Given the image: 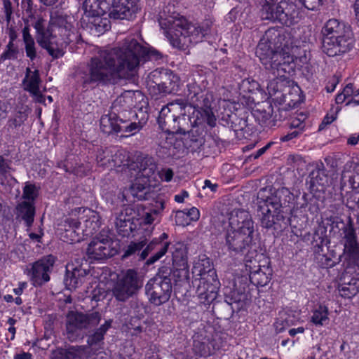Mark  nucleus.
Listing matches in <instances>:
<instances>
[{"label": "nucleus", "mask_w": 359, "mask_h": 359, "mask_svg": "<svg viewBox=\"0 0 359 359\" xmlns=\"http://www.w3.org/2000/svg\"><path fill=\"white\" fill-rule=\"evenodd\" d=\"M147 120V116L144 115L138 122L133 121L130 118L126 119V124H121V133H128L130 135H133L138 133L145 124Z\"/></svg>", "instance_id": "nucleus-36"}, {"label": "nucleus", "mask_w": 359, "mask_h": 359, "mask_svg": "<svg viewBox=\"0 0 359 359\" xmlns=\"http://www.w3.org/2000/svg\"><path fill=\"white\" fill-rule=\"evenodd\" d=\"M250 282L257 286H265L270 280L269 275L264 272L260 268L250 272Z\"/></svg>", "instance_id": "nucleus-41"}, {"label": "nucleus", "mask_w": 359, "mask_h": 359, "mask_svg": "<svg viewBox=\"0 0 359 359\" xmlns=\"http://www.w3.org/2000/svg\"><path fill=\"white\" fill-rule=\"evenodd\" d=\"M217 187L218 185L217 184L212 183L209 180H205L204 181V185L203 187V189L209 188L212 192H215L217 191Z\"/></svg>", "instance_id": "nucleus-62"}, {"label": "nucleus", "mask_w": 359, "mask_h": 359, "mask_svg": "<svg viewBox=\"0 0 359 359\" xmlns=\"http://www.w3.org/2000/svg\"><path fill=\"white\" fill-rule=\"evenodd\" d=\"M254 223L250 214L243 210H234L229 219L226 229L225 246L230 253L244 255L252 243Z\"/></svg>", "instance_id": "nucleus-6"}, {"label": "nucleus", "mask_w": 359, "mask_h": 359, "mask_svg": "<svg viewBox=\"0 0 359 359\" xmlns=\"http://www.w3.org/2000/svg\"><path fill=\"white\" fill-rule=\"evenodd\" d=\"M273 144V142H270L266 145L263 147L262 148L258 149L255 154H252L250 157H252L254 159H257L263 155Z\"/></svg>", "instance_id": "nucleus-59"}, {"label": "nucleus", "mask_w": 359, "mask_h": 359, "mask_svg": "<svg viewBox=\"0 0 359 359\" xmlns=\"http://www.w3.org/2000/svg\"><path fill=\"white\" fill-rule=\"evenodd\" d=\"M39 190L35 184L27 182L23 188L22 198L27 202L34 203L39 196Z\"/></svg>", "instance_id": "nucleus-45"}, {"label": "nucleus", "mask_w": 359, "mask_h": 359, "mask_svg": "<svg viewBox=\"0 0 359 359\" xmlns=\"http://www.w3.org/2000/svg\"><path fill=\"white\" fill-rule=\"evenodd\" d=\"M87 272L81 267H74L73 265H67L66 274L64 279L65 284L68 290L78 287L83 282Z\"/></svg>", "instance_id": "nucleus-26"}, {"label": "nucleus", "mask_w": 359, "mask_h": 359, "mask_svg": "<svg viewBox=\"0 0 359 359\" xmlns=\"http://www.w3.org/2000/svg\"><path fill=\"white\" fill-rule=\"evenodd\" d=\"M161 53L140 43L133 37L125 39L119 47L100 50L88 64V74L83 83L116 84L132 78L142 61L158 60Z\"/></svg>", "instance_id": "nucleus-1"}, {"label": "nucleus", "mask_w": 359, "mask_h": 359, "mask_svg": "<svg viewBox=\"0 0 359 359\" xmlns=\"http://www.w3.org/2000/svg\"><path fill=\"white\" fill-rule=\"evenodd\" d=\"M147 102L144 95L140 91H126L118 97L113 103L112 109L118 114L126 118L124 111L133 113V118H137L135 111H132L133 109L142 110L146 107Z\"/></svg>", "instance_id": "nucleus-13"}, {"label": "nucleus", "mask_w": 359, "mask_h": 359, "mask_svg": "<svg viewBox=\"0 0 359 359\" xmlns=\"http://www.w3.org/2000/svg\"><path fill=\"white\" fill-rule=\"evenodd\" d=\"M187 88V106L189 104L191 107L201 109L208 114L213 101L212 95L203 90L195 82L188 83Z\"/></svg>", "instance_id": "nucleus-15"}, {"label": "nucleus", "mask_w": 359, "mask_h": 359, "mask_svg": "<svg viewBox=\"0 0 359 359\" xmlns=\"http://www.w3.org/2000/svg\"><path fill=\"white\" fill-rule=\"evenodd\" d=\"M342 93L346 96L347 98L353 95V98L347 102L346 105L348 104L351 102H353L357 104H359V99H356L359 95V90L357 93H354L353 91V86L351 83L347 84L344 88Z\"/></svg>", "instance_id": "nucleus-50"}, {"label": "nucleus", "mask_w": 359, "mask_h": 359, "mask_svg": "<svg viewBox=\"0 0 359 359\" xmlns=\"http://www.w3.org/2000/svg\"><path fill=\"white\" fill-rule=\"evenodd\" d=\"M55 262V257L49 255L32 264L28 276L34 286H41L50 280V273L53 271Z\"/></svg>", "instance_id": "nucleus-14"}, {"label": "nucleus", "mask_w": 359, "mask_h": 359, "mask_svg": "<svg viewBox=\"0 0 359 359\" xmlns=\"http://www.w3.org/2000/svg\"><path fill=\"white\" fill-rule=\"evenodd\" d=\"M33 26L36 29L37 43L54 59L62 57L67 46L79 40L67 15L53 13L48 25L46 20L39 17Z\"/></svg>", "instance_id": "nucleus-3"}, {"label": "nucleus", "mask_w": 359, "mask_h": 359, "mask_svg": "<svg viewBox=\"0 0 359 359\" xmlns=\"http://www.w3.org/2000/svg\"><path fill=\"white\" fill-rule=\"evenodd\" d=\"M287 323L278 320L274 323V328L276 333H280L285 330Z\"/></svg>", "instance_id": "nucleus-60"}, {"label": "nucleus", "mask_w": 359, "mask_h": 359, "mask_svg": "<svg viewBox=\"0 0 359 359\" xmlns=\"http://www.w3.org/2000/svg\"><path fill=\"white\" fill-rule=\"evenodd\" d=\"M101 314L98 311L86 313L77 311H69L67 315L66 332L67 338L76 341L80 337L79 332L82 330H90L100 323Z\"/></svg>", "instance_id": "nucleus-10"}, {"label": "nucleus", "mask_w": 359, "mask_h": 359, "mask_svg": "<svg viewBox=\"0 0 359 359\" xmlns=\"http://www.w3.org/2000/svg\"><path fill=\"white\" fill-rule=\"evenodd\" d=\"M165 275H161L159 272L154 278L148 281L145 286L146 294L149 302L156 306L168 302L172 292L171 280Z\"/></svg>", "instance_id": "nucleus-11"}, {"label": "nucleus", "mask_w": 359, "mask_h": 359, "mask_svg": "<svg viewBox=\"0 0 359 359\" xmlns=\"http://www.w3.org/2000/svg\"><path fill=\"white\" fill-rule=\"evenodd\" d=\"M99 215L97 213H94L92 217H90V219L86 220V227H88V224H90L89 228L92 229V230H86V235H88L90 233H93V231H95L97 228L99 227L98 221H99Z\"/></svg>", "instance_id": "nucleus-53"}, {"label": "nucleus", "mask_w": 359, "mask_h": 359, "mask_svg": "<svg viewBox=\"0 0 359 359\" xmlns=\"http://www.w3.org/2000/svg\"><path fill=\"white\" fill-rule=\"evenodd\" d=\"M143 285V279L135 269L122 271L112 289V294L116 300L126 302L135 297Z\"/></svg>", "instance_id": "nucleus-9"}, {"label": "nucleus", "mask_w": 359, "mask_h": 359, "mask_svg": "<svg viewBox=\"0 0 359 359\" xmlns=\"http://www.w3.org/2000/svg\"><path fill=\"white\" fill-rule=\"evenodd\" d=\"M81 222L76 219H67L65 222V229L67 236H70L71 242H79L81 240L79 233L76 230L79 229Z\"/></svg>", "instance_id": "nucleus-38"}, {"label": "nucleus", "mask_w": 359, "mask_h": 359, "mask_svg": "<svg viewBox=\"0 0 359 359\" xmlns=\"http://www.w3.org/2000/svg\"><path fill=\"white\" fill-rule=\"evenodd\" d=\"M275 0H264L261 9L263 20L279 22L290 27L298 22L300 18V6L297 0H281L274 4Z\"/></svg>", "instance_id": "nucleus-7"}, {"label": "nucleus", "mask_w": 359, "mask_h": 359, "mask_svg": "<svg viewBox=\"0 0 359 359\" xmlns=\"http://www.w3.org/2000/svg\"><path fill=\"white\" fill-rule=\"evenodd\" d=\"M311 183L313 187L322 186L324 187L327 183V176L324 169L320 168L313 170L310 174Z\"/></svg>", "instance_id": "nucleus-42"}, {"label": "nucleus", "mask_w": 359, "mask_h": 359, "mask_svg": "<svg viewBox=\"0 0 359 359\" xmlns=\"http://www.w3.org/2000/svg\"><path fill=\"white\" fill-rule=\"evenodd\" d=\"M259 83L255 80L245 79L242 81L241 88L244 92L253 93L258 90Z\"/></svg>", "instance_id": "nucleus-51"}, {"label": "nucleus", "mask_w": 359, "mask_h": 359, "mask_svg": "<svg viewBox=\"0 0 359 359\" xmlns=\"http://www.w3.org/2000/svg\"><path fill=\"white\" fill-rule=\"evenodd\" d=\"M193 273L199 276L201 278L217 277L215 271L212 267V262L208 257L203 256L201 258L194 263L193 267Z\"/></svg>", "instance_id": "nucleus-31"}, {"label": "nucleus", "mask_w": 359, "mask_h": 359, "mask_svg": "<svg viewBox=\"0 0 359 359\" xmlns=\"http://www.w3.org/2000/svg\"><path fill=\"white\" fill-rule=\"evenodd\" d=\"M148 182L149 179L143 182H140V180H137L131 184L129 189L119 191L118 194V199L119 200L121 205H124L125 201H128V198L129 197V194H130L133 198H137L138 200L144 198V194L147 193V189L149 186Z\"/></svg>", "instance_id": "nucleus-24"}, {"label": "nucleus", "mask_w": 359, "mask_h": 359, "mask_svg": "<svg viewBox=\"0 0 359 359\" xmlns=\"http://www.w3.org/2000/svg\"><path fill=\"white\" fill-rule=\"evenodd\" d=\"M335 119V117L334 116H329L328 115L325 116L323 120L322 123L319 126V130L323 129V126L324 125H328L330 124L332 122L334 121Z\"/></svg>", "instance_id": "nucleus-63"}, {"label": "nucleus", "mask_w": 359, "mask_h": 359, "mask_svg": "<svg viewBox=\"0 0 359 359\" xmlns=\"http://www.w3.org/2000/svg\"><path fill=\"white\" fill-rule=\"evenodd\" d=\"M170 245L169 242H161L154 239L139 255V259H145L149 253L154 252L146 262L147 265H151L159 260L168 252Z\"/></svg>", "instance_id": "nucleus-22"}, {"label": "nucleus", "mask_w": 359, "mask_h": 359, "mask_svg": "<svg viewBox=\"0 0 359 359\" xmlns=\"http://www.w3.org/2000/svg\"><path fill=\"white\" fill-rule=\"evenodd\" d=\"M22 9L26 12L28 16L33 15L34 1L33 0H22L21 2Z\"/></svg>", "instance_id": "nucleus-54"}, {"label": "nucleus", "mask_w": 359, "mask_h": 359, "mask_svg": "<svg viewBox=\"0 0 359 359\" xmlns=\"http://www.w3.org/2000/svg\"><path fill=\"white\" fill-rule=\"evenodd\" d=\"M41 82L39 70L32 71L30 68L27 67L22 81L24 90L32 95L36 102L44 103L45 97L40 91Z\"/></svg>", "instance_id": "nucleus-20"}, {"label": "nucleus", "mask_w": 359, "mask_h": 359, "mask_svg": "<svg viewBox=\"0 0 359 359\" xmlns=\"http://www.w3.org/2000/svg\"><path fill=\"white\" fill-rule=\"evenodd\" d=\"M292 48L290 34L282 28H269L259 41L256 55L266 70L273 76L267 85L269 94L278 92V81H283L287 78L286 73L293 62Z\"/></svg>", "instance_id": "nucleus-2"}, {"label": "nucleus", "mask_w": 359, "mask_h": 359, "mask_svg": "<svg viewBox=\"0 0 359 359\" xmlns=\"http://www.w3.org/2000/svg\"><path fill=\"white\" fill-rule=\"evenodd\" d=\"M112 244L111 240L107 237H97L89 243L87 255L90 259L95 260H103L112 257L117 253Z\"/></svg>", "instance_id": "nucleus-16"}, {"label": "nucleus", "mask_w": 359, "mask_h": 359, "mask_svg": "<svg viewBox=\"0 0 359 359\" xmlns=\"http://www.w3.org/2000/svg\"><path fill=\"white\" fill-rule=\"evenodd\" d=\"M322 50L329 57L342 55L353 48V39L341 38L322 39Z\"/></svg>", "instance_id": "nucleus-18"}, {"label": "nucleus", "mask_w": 359, "mask_h": 359, "mask_svg": "<svg viewBox=\"0 0 359 359\" xmlns=\"http://www.w3.org/2000/svg\"><path fill=\"white\" fill-rule=\"evenodd\" d=\"M341 243L344 245V255L354 262L359 261V245L355 231L351 223L344 224L341 229Z\"/></svg>", "instance_id": "nucleus-17"}, {"label": "nucleus", "mask_w": 359, "mask_h": 359, "mask_svg": "<svg viewBox=\"0 0 359 359\" xmlns=\"http://www.w3.org/2000/svg\"><path fill=\"white\" fill-rule=\"evenodd\" d=\"M159 177L161 179V180H163L165 182H170L172 180L174 173L172 169L170 168H166V169H162L158 172Z\"/></svg>", "instance_id": "nucleus-56"}, {"label": "nucleus", "mask_w": 359, "mask_h": 359, "mask_svg": "<svg viewBox=\"0 0 359 359\" xmlns=\"http://www.w3.org/2000/svg\"><path fill=\"white\" fill-rule=\"evenodd\" d=\"M328 314V308L325 305L320 304L313 309L311 322L317 326H323L329 321Z\"/></svg>", "instance_id": "nucleus-35"}, {"label": "nucleus", "mask_w": 359, "mask_h": 359, "mask_svg": "<svg viewBox=\"0 0 359 359\" xmlns=\"http://www.w3.org/2000/svg\"><path fill=\"white\" fill-rule=\"evenodd\" d=\"M292 195L286 188L273 192L271 189L262 188L257 194V215L262 226L273 227L284 219V213L291 210Z\"/></svg>", "instance_id": "nucleus-5"}, {"label": "nucleus", "mask_w": 359, "mask_h": 359, "mask_svg": "<svg viewBox=\"0 0 359 359\" xmlns=\"http://www.w3.org/2000/svg\"><path fill=\"white\" fill-rule=\"evenodd\" d=\"M11 170V161L0 155V177L6 178Z\"/></svg>", "instance_id": "nucleus-49"}, {"label": "nucleus", "mask_w": 359, "mask_h": 359, "mask_svg": "<svg viewBox=\"0 0 359 359\" xmlns=\"http://www.w3.org/2000/svg\"><path fill=\"white\" fill-rule=\"evenodd\" d=\"M356 166V163L353 162V161H348L345 165H344V168L341 172V181H345L346 178H348V181L351 184H353V175H347L349 172H351L352 170H354V168Z\"/></svg>", "instance_id": "nucleus-48"}, {"label": "nucleus", "mask_w": 359, "mask_h": 359, "mask_svg": "<svg viewBox=\"0 0 359 359\" xmlns=\"http://www.w3.org/2000/svg\"><path fill=\"white\" fill-rule=\"evenodd\" d=\"M158 21L170 44L179 49H186L191 44L201 41L208 34L211 24L208 21L202 27L197 26L179 14L165 18L161 15Z\"/></svg>", "instance_id": "nucleus-4"}, {"label": "nucleus", "mask_w": 359, "mask_h": 359, "mask_svg": "<svg viewBox=\"0 0 359 359\" xmlns=\"http://www.w3.org/2000/svg\"><path fill=\"white\" fill-rule=\"evenodd\" d=\"M16 215L21 218L27 227H31L35 215L34 203L24 201L16 206Z\"/></svg>", "instance_id": "nucleus-30"}, {"label": "nucleus", "mask_w": 359, "mask_h": 359, "mask_svg": "<svg viewBox=\"0 0 359 359\" xmlns=\"http://www.w3.org/2000/svg\"><path fill=\"white\" fill-rule=\"evenodd\" d=\"M305 123L299 118H295L290 123V128L295 130H300L301 133L304 131Z\"/></svg>", "instance_id": "nucleus-58"}, {"label": "nucleus", "mask_w": 359, "mask_h": 359, "mask_svg": "<svg viewBox=\"0 0 359 359\" xmlns=\"http://www.w3.org/2000/svg\"><path fill=\"white\" fill-rule=\"evenodd\" d=\"M22 40L25 45L26 56L32 61L37 57L36 47L34 38L30 34V29L28 25L22 29Z\"/></svg>", "instance_id": "nucleus-33"}, {"label": "nucleus", "mask_w": 359, "mask_h": 359, "mask_svg": "<svg viewBox=\"0 0 359 359\" xmlns=\"http://www.w3.org/2000/svg\"><path fill=\"white\" fill-rule=\"evenodd\" d=\"M175 270L173 276L176 282L188 283L189 279V270L188 264L174 266Z\"/></svg>", "instance_id": "nucleus-44"}, {"label": "nucleus", "mask_w": 359, "mask_h": 359, "mask_svg": "<svg viewBox=\"0 0 359 359\" xmlns=\"http://www.w3.org/2000/svg\"><path fill=\"white\" fill-rule=\"evenodd\" d=\"M219 282L217 277L200 278L196 293L204 302H211L217 297Z\"/></svg>", "instance_id": "nucleus-21"}, {"label": "nucleus", "mask_w": 359, "mask_h": 359, "mask_svg": "<svg viewBox=\"0 0 359 359\" xmlns=\"http://www.w3.org/2000/svg\"><path fill=\"white\" fill-rule=\"evenodd\" d=\"M32 355L29 353L23 352L22 353L16 354L14 359H32Z\"/></svg>", "instance_id": "nucleus-64"}, {"label": "nucleus", "mask_w": 359, "mask_h": 359, "mask_svg": "<svg viewBox=\"0 0 359 359\" xmlns=\"http://www.w3.org/2000/svg\"><path fill=\"white\" fill-rule=\"evenodd\" d=\"M111 153L112 152L110 150V147L98 151L97 155V163L99 166L104 169L111 170Z\"/></svg>", "instance_id": "nucleus-43"}, {"label": "nucleus", "mask_w": 359, "mask_h": 359, "mask_svg": "<svg viewBox=\"0 0 359 359\" xmlns=\"http://www.w3.org/2000/svg\"><path fill=\"white\" fill-rule=\"evenodd\" d=\"M109 6L107 0H85L83 8L88 17H99L107 11Z\"/></svg>", "instance_id": "nucleus-29"}, {"label": "nucleus", "mask_w": 359, "mask_h": 359, "mask_svg": "<svg viewBox=\"0 0 359 359\" xmlns=\"http://www.w3.org/2000/svg\"><path fill=\"white\" fill-rule=\"evenodd\" d=\"M165 208V201L162 198H158L149 203L145 208V212L142 217L143 222L145 224H151L154 222H159L163 210Z\"/></svg>", "instance_id": "nucleus-25"}, {"label": "nucleus", "mask_w": 359, "mask_h": 359, "mask_svg": "<svg viewBox=\"0 0 359 359\" xmlns=\"http://www.w3.org/2000/svg\"><path fill=\"white\" fill-rule=\"evenodd\" d=\"M173 266L188 264L187 250L185 245L182 243H177L171 248Z\"/></svg>", "instance_id": "nucleus-34"}, {"label": "nucleus", "mask_w": 359, "mask_h": 359, "mask_svg": "<svg viewBox=\"0 0 359 359\" xmlns=\"http://www.w3.org/2000/svg\"><path fill=\"white\" fill-rule=\"evenodd\" d=\"M146 238H140L138 241L130 242V244L123 250L122 255L123 259L128 258L130 256L136 255L140 252L141 250L147 245ZM140 253H138V255Z\"/></svg>", "instance_id": "nucleus-40"}, {"label": "nucleus", "mask_w": 359, "mask_h": 359, "mask_svg": "<svg viewBox=\"0 0 359 359\" xmlns=\"http://www.w3.org/2000/svg\"><path fill=\"white\" fill-rule=\"evenodd\" d=\"M114 223L117 233L122 237L128 236L133 231V223L126 214L121 212L116 217Z\"/></svg>", "instance_id": "nucleus-32"}, {"label": "nucleus", "mask_w": 359, "mask_h": 359, "mask_svg": "<svg viewBox=\"0 0 359 359\" xmlns=\"http://www.w3.org/2000/svg\"><path fill=\"white\" fill-rule=\"evenodd\" d=\"M100 129L105 134L121 133V124L127 123L126 118L116 111L103 115L100 118Z\"/></svg>", "instance_id": "nucleus-23"}, {"label": "nucleus", "mask_w": 359, "mask_h": 359, "mask_svg": "<svg viewBox=\"0 0 359 359\" xmlns=\"http://www.w3.org/2000/svg\"><path fill=\"white\" fill-rule=\"evenodd\" d=\"M189 196V193L183 190L179 194L175 196V201L177 203H183L185 198Z\"/></svg>", "instance_id": "nucleus-61"}, {"label": "nucleus", "mask_w": 359, "mask_h": 359, "mask_svg": "<svg viewBox=\"0 0 359 359\" xmlns=\"http://www.w3.org/2000/svg\"><path fill=\"white\" fill-rule=\"evenodd\" d=\"M98 22H96L95 25L97 26L96 29L98 32H105L110 28V25L109 20L107 19H101L98 18Z\"/></svg>", "instance_id": "nucleus-57"}, {"label": "nucleus", "mask_w": 359, "mask_h": 359, "mask_svg": "<svg viewBox=\"0 0 359 359\" xmlns=\"http://www.w3.org/2000/svg\"><path fill=\"white\" fill-rule=\"evenodd\" d=\"M359 281L352 279L348 283H344L339 286V291L342 297L350 299L359 292Z\"/></svg>", "instance_id": "nucleus-39"}, {"label": "nucleus", "mask_w": 359, "mask_h": 359, "mask_svg": "<svg viewBox=\"0 0 359 359\" xmlns=\"http://www.w3.org/2000/svg\"><path fill=\"white\" fill-rule=\"evenodd\" d=\"M111 154V170L128 165V156L124 150L118 149L116 147H110Z\"/></svg>", "instance_id": "nucleus-37"}, {"label": "nucleus", "mask_w": 359, "mask_h": 359, "mask_svg": "<svg viewBox=\"0 0 359 359\" xmlns=\"http://www.w3.org/2000/svg\"><path fill=\"white\" fill-rule=\"evenodd\" d=\"M187 102L177 99L162 107L158 117V123L161 130L168 133L185 134L186 131L179 126L178 119L186 114Z\"/></svg>", "instance_id": "nucleus-8"}, {"label": "nucleus", "mask_w": 359, "mask_h": 359, "mask_svg": "<svg viewBox=\"0 0 359 359\" xmlns=\"http://www.w3.org/2000/svg\"><path fill=\"white\" fill-rule=\"evenodd\" d=\"M184 216L188 217L191 221H197L199 219V217H200V212L195 207H193V208H190L187 211V210H177L176 212V215H175V217H176V219H177L176 222H178L177 221L178 219L182 218Z\"/></svg>", "instance_id": "nucleus-47"}, {"label": "nucleus", "mask_w": 359, "mask_h": 359, "mask_svg": "<svg viewBox=\"0 0 359 359\" xmlns=\"http://www.w3.org/2000/svg\"><path fill=\"white\" fill-rule=\"evenodd\" d=\"M113 320L109 319L104 321L99 327L95 328L93 332L88 335L87 345L72 346L67 349V353L74 356H80L85 353L97 351L103 349L104 335L111 327Z\"/></svg>", "instance_id": "nucleus-12"}, {"label": "nucleus", "mask_w": 359, "mask_h": 359, "mask_svg": "<svg viewBox=\"0 0 359 359\" xmlns=\"http://www.w3.org/2000/svg\"><path fill=\"white\" fill-rule=\"evenodd\" d=\"M3 2V11L5 14L6 21L7 25H9L13 13V5L11 0H2Z\"/></svg>", "instance_id": "nucleus-52"}, {"label": "nucleus", "mask_w": 359, "mask_h": 359, "mask_svg": "<svg viewBox=\"0 0 359 359\" xmlns=\"http://www.w3.org/2000/svg\"><path fill=\"white\" fill-rule=\"evenodd\" d=\"M19 55V49L15 43L8 42L6 46V48L0 56V60H15L18 59Z\"/></svg>", "instance_id": "nucleus-46"}, {"label": "nucleus", "mask_w": 359, "mask_h": 359, "mask_svg": "<svg viewBox=\"0 0 359 359\" xmlns=\"http://www.w3.org/2000/svg\"><path fill=\"white\" fill-rule=\"evenodd\" d=\"M301 134L302 133L300 130H295L291 129V130L288 132L286 135L280 136V140L281 142H288L293 139L299 137Z\"/></svg>", "instance_id": "nucleus-55"}, {"label": "nucleus", "mask_w": 359, "mask_h": 359, "mask_svg": "<svg viewBox=\"0 0 359 359\" xmlns=\"http://www.w3.org/2000/svg\"><path fill=\"white\" fill-rule=\"evenodd\" d=\"M136 10L135 6L128 0H120L117 4L113 5L112 8L109 7L107 11L111 18L123 20L131 18Z\"/></svg>", "instance_id": "nucleus-27"}, {"label": "nucleus", "mask_w": 359, "mask_h": 359, "mask_svg": "<svg viewBox=\"0 0 359 359\" xmlns=\"http://www.w3.org/2000/svg\"><path fill=\"white\" fill-rule=\"evenodd\" d=\"M139 173L144 178H150L155 175L157 165L154 158L149 156H138L136 159Z\"/></svg>", "instance_id": "nucleus-28"}, {"label": "nucleus", "mask_w": 359, "mask_h": 359, "mask_svg": "<svg viewBox=\"0 0 359 359\" xmlns=\"http://www.w3.org/2000/svg\"><path fill=\"white\" fill-rule=\"evenodd\" d=\"M322 39L348 38L352 36L350 27L337 19L327 20L322 28Z\"/></svg>", "instance_id": "nucleus-19"}]
</instances>
